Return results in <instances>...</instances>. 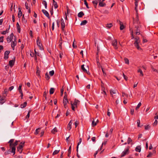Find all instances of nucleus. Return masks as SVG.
I'll return each mask as SVG.
<instances>
[{"label":"nucleus","mask_w":158,"mask_h":158,"mask_svg":"<svg viewBox=\"0 0 158 158\" xmlns=\"http://www.w3.org/2000/svg\"><path fill=\"white\" fill-rule=\"evenodd\" d=\"M15 60V58L14 57L12 60L9 61V63L10 67H12L14 66Z\"/></svg>","instance_id":"1a4fd4ad"},{"label":"nucleus","mask_w":158,"mask_h":158,"mask_svg":"<svg viewBox=\"0 0 158 158\" xmlns=\"http://www.w3.org/2000/svg\"><path fill=\"white\" fill-rule=\"evenodd\" d=\"M11 152H12L11 151L10 149L5 152V155H7L9 154Z\"/></svg>","instance_id":"e433bc0d"},{"label":"nucleus","mask_w":158,"mask_h":158,"mask_svg":"<svg viewBox=\"0 0 158 158\" xmlns=\"http://www.w3.org/2000/svg\"><path fill=\"white\" fill-rule=\"evenodd\" d=\"M17 44V42L12 41L11 42V47L12 48L13 50L15 49V47L16 46Z\"/></svg>","instance_id":"4468645a"},{"label":"nucleus","mask_w":158,"mask_h":158,"mask_svg":"<svg viewBox=\"0 0 158 158\" xmlns=\"http://www.w3.org/2000/svg\"><path fill=\"white\" fill-rule=\"evenodd\" d=\"M157 120H155V122L153 123V125H156L157 124Z\"/></svg>","instance_id":"774afa93"},{"label":"nucleus","mask_w":158,"mask_h":158,"mask_svg":"<svg viewBox=\"0 0 158 158\" xmlns=\"http://www.w3.org/2000/svg\"><path fill=\"white\" fill-rule=\"evenodd\" d=\"M40 71L38 69H37L36 73V75L37 76H40Z\"/></svg>","instance_id":"603ef678"},{"label":"nucleus","mask_w":158,"mask_h":158,"mask_svg":"<svg viewBox=\"0 0 158 158\" xmlns=\"http://www.w3.org/2000/svg\"><path fill=\"white\" fill-rule=\"evenodd\" d=\"M52 31L54 30V22H53L52 24Z\"/></svg>","instance_id":"052dcab7"},{"label":"nucleus","mask_w":158,"mask_h":158,"mask_svg":"<svg viewBox=\"0 0 158 158\" xmlns=\"http://www.w3.org/2000/svg\"><path fill=\"white\" fill-rule=\"evenodd\" d=\"M129 147H128L124 151H123L121 154V157H123L124 156L127 154H128L129 153Z\"/></svg>","instance_id":"39448f33"},{"label":"nucleus","mask_w":158,"mask_h":158,"mask_svg":"<svg viewBox=\"0 0 158 158\" xmlns=\"http://www.w3.org/2000/svg\"><path fill=\"white\" fill-rule=\"evenodd\" d=\"M57 132V128L55 127L52 131V133L53 134H55L56 132Z\"/></svg>","instance_id":"473e14b6"},{"label":"nucleus","mask_w":158,"mask_h":158,"mask_svg":"<svg viewBox=\"0 0 158 158\" xmlns=\"http://www.w3.org/2000/svg\"><path fill=\"white\" fill-rule=\"evenodd\" d=\"M84 15V14L82 11H81L79 12L77 15L78 17L81 18Z\"/></svg>","instance_id":"aec40b11"},{"label":"nucleus","mask_w":158,"mask_h":158,"mask_svg":"<svg viewBox=\"0 0 158 158\" xmlns=\"http://www.w3.org/2000/svg\"><path fill=\"white\" fill-rule=\"evenodd\" d=\"M141 103H140V102H139V103L138 104V105H137V106H136V110H137L139 108V107L141 106Z\"/></svg>","instance_id":"37998d69"},{"label":"nucleus","mask_w":158,"mask_h":158,"mask_svg":"<svg viewBox=\"0 0 158 158\" xmlns=\"http://www.w3.org/2000/svg\"><path fill=\"white\" fill-rule=\"evenodd\" d=\"M54 90H55V89L54 88H51L50 90V91H49L50 94H53V93H54Z\"/></svg>","instance_id":"cd10ccee"},{"label":"nucleus","mask_w":158,"mask_h":158,"mask_svg":"<svg viewBox=\"0 0 158 158\" xmlns=\"http://www.w3.org/2000/svg\"><path fill=\"white\" fill-rule=\"evenodd\" d=\"M59 47L60 49H61V48H62L61 45H62V42H59Z\"/></svg>","instance_id":"e2e57ef3"},{"label":"nucleus","mask_w":158,"mask_h":158,"mask_svg":"<svg viewBox=\"0 0 158 158\" xmlns=\"http://www.w3.org/2000/svg\"><path fill=\"white\" fill-rule=\"evenodd\" d=\"M84 4H85L86 7L88 9L89 8V7L88 6V4L86 1L85 0H84Z\"/></svg>","instance_id":"a18cd8bd"},{"label":"nucleus","mask_w":158,"mask_h":158,"mask_svg":"<svg viewBox=\"0 0 158 158\" xmlns=\"http://www.w3.org/2000/svg\"><path fill=\"white\" fill-rule=\"evenodd\" d=\"M24 142L22 143L21 142L17 148V151H18L20 153L22 152L23 147L24 146Z\"/></svg>","instance_id":"20e7f679"},{"label":"nucleus","mask_w":158,"mask_h":158,"mask_svg":"<svg viewBox=\"0 0 158 158\" xmlns=\"http://www.w3.org/2000/svg\"><path fill=\"white\" fill-rule=\"evenodd\" d=\"M72 124V120H70L67 126V128L69 129V130H70L71 129Z\"/></svg>","instance_id":"2eb2a0df"},{"label":"nucleus","mask_w":158,"mask_h":158,"mask_svg":"<svg viewBox=\"0 0 158 158\" xmlns=\"http://www.w3.org/2000/svg\"><path fill=\"white\" fill-rule=\"evenodd\" d=\"M34 51H35V53L36 54L35 55H37L38 56H40V53L38 52H36L35 49L34 50Z\"/></svg>","instance_id":"6e6d98bb"},{"label":"nucleus","mask_w":158,"mask_h":158,"mask_svg":"<svg viewBox=\"0 0 158 158\" xmlns=\"http://www.w3.org/2000/svg\"><path fill=\"white\" fill-rule=\"evenodd\" d=\"M3 36H1L0 37V43L3 42Z\"/></svg>","instance_id":"3c124183"},{"label":"nucleus","mask_w":158,"mask_h":158,"mask_svg":"<svg viewBox=\"0 0 158 158\" xmlns=\"http://www.w3.org/2000/svg\"><path fill=\"white\" fill-rule=\"evenodd\" d=\"M60 150H55L53 153L52 155H54L57 154L59 152Z\"/></svg>","instance_id":"f704fd0d"},{"label":"nucleus","mask_w":158,"mask_h":158,"mask_svg":"<svg viewBox=\"0 0 158 158\" xmlns=\"http://www.w3.org/2000/svg\"><path fill=\"white\" fill-rule=\"evenodd\" d=\"M5 96L3 97L0 96V104H2L6 102V100L5 99Z\"/></svg>","instance_id":"f8f14e48"},{"label":"nucleus","mask_w":158,"mask_h":158,"mask_svg":"<svg viewBox=\"0 0 158 158\" xmlns=\"http://www.w3.org/2000/svg\"><path fill=\"white\" fill-rule=\"evenodd\" d=\"M155 149V148H154V150L153 151L152 153L149 151V157H151L153 155V154L155 153L156 152Z\"/></svg>","instance_id":"412c9836"},{"label":"nucleus","mask_w":158,"mask_h":158,"mask_svg":"<svg viewBox=\"0 0 158 158\" xmlns=\"http://www.w3.org/2000/svg\"><path fill=\"white\" fill-rule=\"evenodd\" d=\"M40 128H39L35 130V134L36 135H37L40 132Z\"/></svg>","instance_id":"ea45409f"},{"label":"nucleus","mask_w":158,"mask_h":158,"mask_svg":"<svg viewBox=\"0 0 158 158\" xmlns=\"http://www.w3.org/2000/svg\"><path fill=\"white\" fill-rule=\"evenodd\" d=\"M10 52L9 51H6L5 52L4 54V59L5 60L9 58L8 55L10 54Z\"/></svg>","instance_id":"9d476101"},{"label":"nucleus","mask_w":158,"mask_h":158,"mask_svg":"<svg viewBox=\"0 0 158 158\" xmlns=\"http://www.w3.org/2000/svg\"><path fill=\"white\" fill-rule=\"evenodd\" d=\"M71 147L70 146L68 150V153H69V154L71 153Z\"/></svg>","instance_id":"69168bd1"},{"label":"nucleus","mask_w":158,"mask_h":158,"mask_svg":"<svg viewBox=\"0 0 158 158\" xmlns=\"http://www.w3.org/2000/svg\"><path fill=\"white\" fill-rule=\"evenodd\" d=\"M92 126H94L97 125V123L96 122H94V121H93L92 122Z\"/></svg>","instance_id":"4d7b16f0"},{"label":"nucleus","mask_w":158,"mask_h":158,"mask_svg":"<svg viewBox=\"0 0 158 158\" xmlns=\"http://www.w3.org/2000/svg\"><path fill=\"white\" fill-rule=\"evenodd\" d=\"M45 78L47 80H48L50 78V77L47 73H46L45 74Z\"/></svg>","instance_id":"49530a36"},{"label":"nucleus","mask_w":158,"mask_h":158,"mask_svg":"<svg viewBox=\"0 0 158 158\" xmlns=\"http://www.w3.org/2000/svg\"><path fill=\"white\" fill-rule=\"evenodd\" d=\"M112 26V24L110 23L109 24H106V27L108 28H110Z\"/></svg>","instance_id":"72a5a7b5"},{"label":"nucleus","mask_w":158,"mask_h":158,"mask_svg":"<svg viewBox=\"0 0 158 158\" xmlns=\"http://www.w3.org/2000/svg\"><path fill=\"white\" fill-rule=\"evenodd\" d=\"M132 140L131 139L130 137H128L127 139V143L128 144H129L132 142Z\"/></svg>","instance_id":"58836bf2"},{"label":"nucleus","mask_w":158,"mask_h":158,"mask_svg":"<svg viewBox=\"0 0 158 158\" xmlns=\"http://www.w3.org/2000/svg\"><path fill=\"white\" fill-rule=\"evenodd\" d=\"M36 43L37 45L38 46L40 49L41 50L42 49V44L41 43L40 41L39 40V37H38L37 39L36 40Z\"/></svg>","instance_id":"6e6552de"},{"label":"nucleus","mask_w":158,"mask_h":158,"mask_svg":"<svg viewBox=\"0 0 158 158\" xmlns=\"http://www.w3.org/2000/svg\"><path fill=\"white\" fill-rule=\"evenodd\" d=\"M53 4L55 8L56 9L58 7V5L57 3L54 0H53Z\"/></svg>","instance_id":"a878e982"},{"label":"nucleus","mask_w":158,"mask_h":158,"mask_svg":"<svg viewBox=\"0 0 158 158\" xmlns=\"http://www.w3.org/2000/svg\"><path fill=\"white\" fill-rule=\"evenodd\" d=\"M42 12L48 18H50V16L48 12L45 10L43 9L42 10Z\"/></svg>","instance_id":"ddd939ff"},{"label":"nucleus","mask_w":158,"mask_h":158,"mask_svg":"<svg viewBox=\"0 0 158 158\" xmlns=\"http://www.w3.org/2000/svg\"><path fill=\"white\" fill-rule=\"evenodd\" d=\"M81 142L79 141L77 145V152H78V146L81 143Z\"/></svg>","instance_id":"5fc2aeb1"},{"label":"nucleus","mask_w":158,"mask_h":158,"mask_svg":"<svg viewBox=\"0 0 158 158\" xmlns=\"http://www.w3.org/2000/svg\"><path fill=\"white\" fill-rule=\"evenodd\" d=\"M16 26H17L18 32L19 33H20V26L18 23H17Z\"/></svg>","instance_id":"4be33fe9"},{"label":"nucleus","mask_w":158,"mask_h":158,"mask_svg":"<svg viewBox=\"0 0 158 158\" xmlns=\"http://www.w3.org/2000/svg\"><path fill=\"white\" fill-rule=\"evenodd\" d=\"M120 29L121 30H122L124 28V26L123 24H121V23L120 21Z\"/></svg>","instance_id":"c03bdc74"},{"label":"nucleus","mask_w":158,"mask_h":158,"mask_svg":"<svg viewBox=\"0 0 158 158\" xmlns=\"http://www.w3.org/2000/svg\"><path fill=\"white\" fill-rule=\"evenodd\" d=\"M14 140V139H11L8 142L10 143V148L12 147V145L13 144V142Z\"/></svg>","instance_id":"b1692460"},{"label":"nucleus","mask_w":158,"mask_h":158,"mask_svg":"<svg viewBox=\"0 0 158 158\" xmlns=\"http://www.w3.org/2000/svg\"><path fill=\"white\" fill-rule=\"evenodd\" d=\"M138 2L135 1V10H136V17L135 20H133V25L135 27L133 30L130 29L131 32V39H134L135 40L134 44L135 47L138 50H140L141 48L139 47V44L140 42L139 38L138 36L135 37V35H139L140 34V31L141 27L140 22L139 21L137 7L138 6Z\"/></svg>","instance_id":"f257e3e1"},{"label":"nucleus","mask_w":158,"mask_h":158,"mask_svg":"<svg viewBox=\"0 0 158 158\" xmlns=\"http://www.w3.org/2000/svg\"><path fill=\"white\" fill-rule=\"evenodd\" d=\"M116 91L115 90H114L113 89H111L110 90V94L111 95H113V94H116ZM113 96L112 95V97H113Z\"/></svg>","instance_id":"7c9ffc66"},{"label":"nucleus","mask_w":158,"mask_h":158,"mask_svg":"<svg viewBox=\"0 0 158 158\" xmlns=\"http://www.w3.org/2000/svg\"><path fill=\"white\" fill-rule=\"evenodd\" d=\"M30 55L32 57H33L34 56V54L32 52H31L30 53Z\"/></svg>","instance_id":"338daca9"},{"label":"nucleus","mask_w":158,"mask_h":158,"mask_svg":"<svg viewBox=\"0 0 158 158\" xmlns=\"http://www.w3.org/2000/svg\"><path fill=\"white\" fill-rule=\"evenodd\" d=\"M123 76L124 77V79L126 81H127V78H128L127 77V76H126L123 73Z\"/></svg>","instance_id":"de8ad7c7"},{"label":"nucleus","mask_w":158,"mask_h":158,"mask_svg":"<svg viewBox=\"0 0 158 158\" xmlns=\"http://www.w3.org/2000/svg\"><path fill=\"white\" fill-rule=\"evenodd\" d=\"M137 127H140V121L139 119L137 120Z\"/></svg>","instance_id":"09e8293b"},{"label":"nucleus","mask_w":158,"mask_h":158,"mask_svg":"<svg viewBox=\"0 0 158 158\" xmlns=\"http://www.w3.org/2000/svg\"><path fill=\"white\" fill-rule=\"evenodd\" d=\"M25 6L26 9L27 10H28V12L29 13H31V10L30 8H29L28 4L27 2H26L25 3Z\"/></svg>","instance_id":"a211bd4d"},{"label":"nucleus","mask_w":158,"mask_h":158,"mask_svg":"<svg viewBox=\"0 0 158 158\" xmlns=\"http://www.w3.org/2000/svg\"><path fill=\"white\" fill-rule=\"evenodd\" d=\"M13 36L14 35L13 33H12L10 36L7 37L6 40L8 43H10L11 41L13 38Z\"/></svg>","instance_id":"423d86ee"},{"label":"nucleus","mask_w":158,"mask_h":158,"mask_svg":"<svg viewBox=\"0 0 158 158\" xmlns=\"http://www.w3.org/2000/svg\"><path fill=\"white\" fill-rule=\"evenodd\" d=\"M18 144V141L16 140L14 143H13V144L12 145V147L11 148H12L11 152H12L13 153V155H14L15 153V147Z\"/></svg>","instance_id":"7ed1b4c3"},{"label":"nucleus","mask_w":158,"mask_h":158,"mask_svg":"<svg viewBox=\"0 0 158 158\" xmlns=\"http://www.w3.org/2000/svg\"><path fill=\"white\" fill-rule=\"evenodd\" d=\"M43 4L44 5L45 9L47 8V3L45 1H44L43 2Z\"/></svg>","instance_id":"a19ab883"},{"label":"nucleus","mask_w":158,"mask_h":158,"mask_svg":"<svg viewBox=\"0 0 158 158\" xmlns=\"http://www.w3.org/2000/svg\"><path fill=\"white\" fill-rule=\"evenodd\" d=\"M12 20H13V22H15V16H14V15H12Z\"/></svg>","instance_id":"0e129e2a"},{"label":"nucleus","mask_w":158,"mask_h":158,"mask_svg":"<svg viewBox=\"0 0 158 158\" xmlns=\"http://www.w3.org/2000/svg\"><path fill=\"white\" fill-rule=\"evenodd\" d=\"M102 0V1L99 2V6L100 7H103L106 6V4L103 2Z\"/></svg>","instance_id":"6ab92c4d"},{"label":"nucleus","mask_w":158,"mask_h":158,"mask_svg":"<svg viewBox=\"0 0 158 158\" xmlns=\"http://www.w3.org/2000/svg\"><path fill=\"white\" fill-rule=\"evenodd\" d=\"M27 103L26 102H24L23 104H21L20 107L22 108H23L25 107L27 105Z\"/></svg>","instance_id":"393cba45"},{"label":"nucleus","mask_w":158,"mask_h":158,"mask_svg":"<svg viewBox=\"0 0 158 158\" xmlns=\"http://www.w3.org/2000/svg\"><path fill=\"white\" fill-rule=\"evenodd\" d=\"M87 23V21L86 20H84L81 21L80 25H85Z\"/></svg>","instance_id":"c85d7f7f"},{"label":"nucleus","mask_w":158,"mask_h":158,"mask_svg":"<svg viewBox=\"0 0 158 158\" xmlns=\"http://www.w3.org/2000/svg\"><path fill=\"white\" fill-rule=\"evenodd\" d=\"M14 86H11L9 88V90L10 91H11V90H12L14 89Z\"/></svg>","instance_id":"bf43d9fd"},{"label":"nucleus","mask_w":158,"mask_h":158,"mask_svg":"<svg viewBox=\"0 0 158 158\" xmlns=\"http://www.w3.org/2000/svg\"><path fill=\"white\" fill-rule=\"evenodd\" d=\"M81 69L85 73H87V70L84 67V65L83 64L81 66Z\"/></svg>","instance_id":"c756f323"},{"label":"nucleus","mask_w":158,"mask_h":158,"mask_svg":"<svg viewBox=\"0 0 158 158\" xmlns=\"http://www.w3.org/2000/svg\"><path fill=\"white\" fill-rule=\"evenodd\" d=\"M124 60H125V63L126 64H129V60L127 58H124Z\"/></svg>","instance_id":"4c0bfd02"},{"label":"nucleus","mask_w":158,"mask_h":158,"mask_svg":"<svg viewBox=\"0 0 158 158\" xmlns=\"http://www.w3.org/2000/svg\"><path fill=\"white\" fill-rule=\"evenodd\" d=\"M138 72L140 73V76H143V71L141 69H139L138 71Z\"/></svg>","instance_id":"c9c22d12"},{"label":"nucleus","mask_w":158,"mask_h":158,"mask_svg":"<svg viewBox=\"0 0 158 158\" xmlns=\"http://www.w3.org/2000/svg\"><path fill=\"white\" fill-rule=\"evenodd\" d=\"M61 30L62 31H64L65 27V24L62 18L61 19Z\"/></svg>","instance_id":"9b49d317"},{"label":"nucleus","mask_w":158,"mask_h":158,"mask_svg":"<svg viewBox=\"0 0 158 158\" xmlns=\"http://www.w3.org/2000/svg\"><path fill=\"white\" fill-rule=\"evenodd\" d=\"M101 81V89L102 90H104L105 89V87L104 86V84L102 82V80Z\"/></svg>","instance_id":"2f4dec72"},{"label":"nucleus","mask_w":158,"mask_h":158,"mask_svg":"<svg viewBox=\"0 0 158 158\" xmlns=\"http://www.w3.org/2000/svg\"><path fill=\"white\" fill-rule=\"evenodd\" d=\"M117 40H113L112 42V44L115 49H117L118 47L117 45Z\"/></svg>","instance_id":"0eeeda50"},{"label":"nucleus","mask_w":158,"mask_h":158,"mask_svg":"<svg viewBox=\"0 0 158 158\" xmlns=\"http://www.w3.org/2000/svg\"><path fill=\"white\" fill-rule=\"evenodd\" d=\"M134 109H131V114L133 115L134 114Z\"/></svg>","instance_id":"680f3d73"},{"label":"nucleus","mask_w":158,"mask_h":158,"mask_svg":"<svg viewBox=\"0 0 158 158\" xmlns=\"http://www.w3.org/2000/svg\"><path fill=\"white\" fill-rule=\"evenodd\" d=\"M80 104V101L78 100L75 99L74 102L73 103L72 102H71V104L72 106V110L74 111L75 110V107H77V106L79 105Z\"/></svg>","instance_id":"f03ea898"},{"label":"nucleus","mask_w":158,"mask_h":158,"mask_svg":"<svg viewBox=\"0 0 158 158\" xmlns=\"http://www.w3.org/2000/svg\"><path fill=\"white\" fill-rule=\"evenodd\" d=\"M19 11L18 15V16L19 18H20L22 15V13L21 11V9L19 7Z\"/></svg>","instance_id":"f3484780"},{"label":"nucleus","mask_w":158,"mask_h":158,"mask_svg":"<svg viewBox=\"0 0 158 158\" xmlns=\"http://www.w3.org/2000/svg\"><path fill=\"white\" fill-rule=\"evenodd\" d=\"M81 142L79 141L77 145V152H78V146L81 143Z\"/></svg>","instance_id":"864d4df0"},{"label":"nucleus","mask_w":158,"mask_h":158,"mask_svg":"<svg viewBox=\"0 0 158 158\" xmlns=\"http://www.w3.org/2000/svg\"><path fill=\"white\" fill-rule=\"evenodd\" d=\"M30 111H29L28 112V114H27V115L26 116V118L27 119V118H29V116H30Z\"/></svg>","instance_id":"8fccbe9b"},{"label":"nucleus","mask_w":158,"mask_h":158,"mask_svg":"<svg viewBox=\"0 0 158 158\" xmlns=\"http://www.w3.org/2000/svg\"><path fill=\"white\" fill-rule=\"evenodd\" d=\"M141 147L140 146H138L136 148L135 150L136 152H140L141 151Z\"/></svg>","instance_id":"bb28decb"},{"label":"nucleus","mask_w":158,"mask_h":158,"mask_svg":"<svg viewBox=\"0 0 158 158\" xmlns=\"http://www.w3.org/2000/svg\"><path fill=\"white\" fill-rule=\"evenodd\" d=\"M68 101L67 99V96L65 95L64 96V98L63 100V103L64 104H67L68 103Z\"/></svg>","instance_id":"dca6fc26"},{"label":"nucleus","mask_w":158,"mask_h":158,"mask_svg":"<svg viewBox=\"0 0 158 158\" xmlns=\"http://www.w3.org/2000/svg\"><path fill=\"white\" fill-rule=\"evenodd\" d=\"M54 73V70H52L49 72V74L51 76H52Z\"/></svg>","instance_id":"79ce46f5"},{"label":"nucleus","mask_w":158,"mask_h":158,"mask_svg":"<svg viewBox=\"0 0 158 158\" xmlns=\"http://www.w3.org/2000/svg\"><path fill=\"white\" fill-rule=\"evenodd\" d=\"M98 3V1L97 0H95L92 1V3L94 4L95 7L96 8Z\"/></svg>","instance_id":"5701e85b"},{"label":"nucleus","mask_w":158,"mask_h":158,"mask_svg":"<svg viewBox=\"0 0 158 158\" xmlns=\"http://www.w3.org/2000/svg\"><path fill=\"white\" fill-rule=\"evenodd\" d=\"M102 93H103L104 94H105V95H106V93L105 91V89L104 90H102Z\"/></svg>","instance_id":"13d9d810"}]
</instances>
